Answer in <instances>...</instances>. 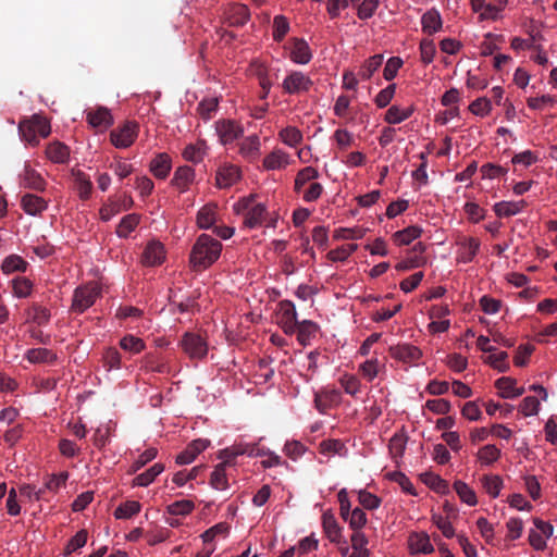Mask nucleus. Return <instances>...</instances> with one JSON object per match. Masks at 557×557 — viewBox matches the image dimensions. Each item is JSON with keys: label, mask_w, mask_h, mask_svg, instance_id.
<instances>
[{"label": "nucleus", "mask_w": 557, "mask_h": 557, "mask_svg": "<svg viewBox=\"0 0 557 557\" xmlns=\"http://www.w3.org/2000/svg\"><path fill=\"white\" fill-rule=\"evenodd\" d=\"M222 252V244L208 234L197 237L189 253V267L195 272H202L218 261Z\"/></svg>", "instance_id": "1"}, {"label": "nucleus", "mask_w": 557, "mask_h": 557, "mask_svg": "<svg viewBox=\"0 0 557 557\" xmlns=\"http://www.w3.org/2000/svg\"><path fill=\"white\" fill-rule=\"evenodd\" d=\"M51 133L50 122L40 114H33L18 123V134L27 145L36 147L40 138H46Z\"/></svg>", "instance_id": "2"}, {"label": "nucleus", "mask_w": 557, "mask_h": 557, "mask_svg": "<svg viewBox=\"0 0 557 557\" xmlns=\"http://www.w3.org/2000/svg\"><path fill=\"white\" fill-rule=\"evenodd\" d=\"M234 211L244 215L245 226L256 228L262 224L267 207L263 203H255V196L250 195L239 199L234 205Z\"/></svg>", "instance_id": "3"}, {"label": "nucleus", "mask_w": 557, "mask_h": 557, "mask_svg": "<svg viewBox=\"0 0 557 557\" xmlns=\"http://www.w3.org/2000/svg\"><path fill=\"white\" fill-rule=\"evenodd\" d=\"M100 296V287L97 283H89L75 289L72 310L76 313H83L90 308Z\"/></svg>", "instance_id": "4"}, {"label": "nucleus", "mask_w": 557, "mask_h": 557, "mask_svg": "<svg viewBox=\"0 0 557 557\" xmlns=\"http://www.w3.org/2000/svg\"><path fill=\"white\" fill-rule=\"evenodd\" d=\"M183 351L190 359H202L208 354V343L198 333L186 332L180 342Z\"/></svg>", "instance_id": "5"}, {"label": "nucleus", "mask_w": 557, "mask_h": 557, "mask_svg": "<svg viewBox=\"0 0 557 557\" xmlns=\"http://www.w3.org/2000/svg\"><path fill=\"white\" fill-rule=\"evenodd\" d=\"M139 126L136 122L127 121L122 126L111 131L110 139L114 147L125 149L131 147L138 136Z\"/></svg>", "instance_id": "6"}, {"label": "nucleus", "mask_w": 557, "mask_h": 557, "mask_svg": "<svg viewBox=\"0 0 557 557\" xmlns=\"http://www.w3.org/2000/svg\"><path fill=\"white\" fill-rule=\"evenodd\" d=\"M280 322L283 332L287 335L294 334L298 326L297 311L290 300H282L280 304Z\"/></svg>", "instance_id": "7"}, {"label": "nucleus", "mask_w": 557, "mask_h": 557, "mask_svg": "<svg viewBox=\"0 0 557 557\" xmlns=\"http://www.w3.org/2000/svg\"><path fill=\"white\" fill-rule=\"evenodd\" d=\"M309 76L299 71H294L285 77L282 87L286 94L294 95L308 91L312 86Z\"/></svg>", "instance_id": "8"}, {"label": "nucleus", "mask_w": 557, "mask_h": 557, "mask_svg": "<svg viewBox=\"0 0 557 557\" xmlns=\"http://www.w3.org/2000/svg\"><path fill=\"white\" fill-rule=\"evenodd\" d=\"M342 403V394L335 388H325L314 394V406L320 413H326L331 408Z\"/></svg>", "instance_id": "9"}, {"label": "nucleus", "mask_w": 557, "mask_h": 557, "mask_svg": "<svg viewBox=\"0 0 557 557\" xmlns=\"http://www.w3.org/2000/svg\"><path fill=\"white\" fill-rule=\"evenodd\" d=\"M215 129L223 145H227L235 141L244 133V129L240 126V124L232 120L218 121L215 123Z\"/></svg>", "instance_id": "10"}, {"label": "nucleus", "mask_w": 557, "mask_h": 557, "mask_svg": "<svg viewBox=\"0 0 557 557\" xmlns=\"http://www.w3.org/2000/svg\"><path fill=\"white\" fill-rule=\"evenodd\" d=\"M389 354L392 358L405 363L416 362L422 357L419 347L407 343L389 347Z\"/></svg>", "instance_id": "11"}, {"label": "nucleus", "mask_w": 557, "mask_h": 557, "mask_svg": "<svg viewBox=\"0 0 557 557\" xmlns=\"http://www.w3.org/2000/svg\"><path fill=\"white\" fill-rule=\"evenodd\" d=\"M20 185L24 188L42 191L46 188L45 178L33 169L28 163L24 165L23 172L20 174Z\"/></svg>", "instance_id": "12"}, {"label": "nucleus", "mask_w": 557, "mask_h": 557, "mask_svg": "<svg viewBox=\"0 0 557 557\" xmlns=\"http://www.w3.org/2000/svg\"><path fill=\"white\" fill-rule=\"evenodd\" d=\"M459 246L458 250V262L469 263L476 256L480 248V240L474 237L462 236L457 240Z\"/></svg>", "instance_id": "13"}, {"label": "nucleus", "mask_w": 557, "mask_h": 557, "mask_svg": "<svg viewBox=\"0 0 557 557\" xmlns=\"http://www.w3.org/2000/svg\"><path fill=\"white\" fill-rule=\"evenodd\" d=\"M165 258L164 247L159 242L149 243L141 257V262L147 267H156L163 262Z\"/></svg>", "instance_id": "14"}, {"label": "nucleus", "mask_w": 557, "mask_h": 557, "mask_svg": "<svg viewBox=\"0 0 557 557\" xmlns=\"http://www.w3.org/2000/svg\"><path fill=\"white\" fill-rule=\"evenodd\" d=\"M172 169L171 157L166 152L158 153L149 163V171L158 180H164Z\"/></svg>", "instance_id": "15"}, {"label": "nucleus", "mask_w": 557, "mask_h": 557, "mask_svg": "<svg viewBox=\"0 0 557 557\" xmlns=\"http://www.w3.org/2000/svg\"><path fill=\"white\" fill-rule=\"evenodd\" d=\"M225 18L231 26H243L249 17V9L247 5L242 3L231 4L224 12Z\"/></svg>", "instance_id": "16"}, {"label": "nucleus", "mask_w": 557, "mask_h": 557, "mask_svg": "<svg viewBox=\"0 0 557 557\" xmlns=\"http://www.w3.org/2000/svg\"><path fill=\"white\" fill-rule=\"evenodd\" d=\"M408 547L411 554H431L434 547L425 532H414L409 535Z\"/></svg>", "instance_id": "17"}, {"label": "nucleus", "mask_w": 557, "mask_h": 557, "mask_svg": "<svg viewBox=\"0 0 557 557\" xmlns=\"http://www.w3.org/2000/svg\"><path fill=\"white\" fill-rule=\"evenodd\" d=\"M21 207L26 214L36 216L48 208V202L35 194H25L21 199Z\"/></svg>", "instance_id": "18"}, {"label": "nucleus", "mask_w": 557, "mask_h": 557, "mask_svg": "<svg viewBox=\"0 0 557 557\" xmlns=\"http://www.w3.org/2000/svg\"><path fill=\"white\" fill-rule=\"evenodd\" d=\"M240 178V170L236 165H224L216 172L215 181L219 188H228Z\"/></svg>", "instance_id": "19"}, {"label": "nucleus", "mask_w": 557, "mask_h": 557, "mask_svg": "<svg viewBox=\"0 0 557 557\" xmlns=\"http://www.w3.org/2000/svg\"><path fill=\"white\" fill-rule=\"evenodd\" d=\"M311 58L312 52L308 42L302 38H294L290 60L297 64H307L310 62Z\"/></svg>", "instance_id": "20"}, {"label": "nucleus", "mask_w": 557, "mask_h": 557, "mask_svg": "<svg viewBox=\"0 0 557 557\" xmlns=\"http://www.w3.org/2000/svg\"><path fill=\"white\" fill-rule=\"evenodd\" d=\"M45 153L51 162L58 164L66 163L70 159V148L59 140L48 144Z\"/></svg>", "instance_id": "21"}, {"label": "nucleus", "mask_w": 557, "mask_h": 557, "mask_svg": "<svg viewBox=\"0 0 557 557\" xmlns=\"http://www.w3.org/2000/svg\"><path fill=\"white\" fill-rule=\"evenodd\" d=\"M195 180V170L191 166H178L173 175L171 184L176 187L181 193L188 189L189 185Z\"/></svg>", "instance_id": "22"}, {"label": "nucleus", "mask_w": 557, "mask_h": 557, "mask_svg": "<svg viewBox=\"0 0 557 557\" xmlns=\"http://www.w3.org/2000/svg\"><path fill=\"white\" fill-rule=\"evenodd\" d=\"M322 527L326 537L332 543H341L342 541V528L336 521L335 516L331 511H325L322 515Z\"/></svg>", "instance_id": "23"}, {"label": "nucleus", "mask_w": 557, "mask_h": 557, "mask_svg": "<svg viewBox=\"0 0 557 557\" xmlns=\"http://www.w3.org/2000/svg\"><path fill=\"white\" fill-rule=\"evenodd\" d=\"M289 154L281 149H275L263 159L262 165L267 171L282 170L289 164Z\"/></svg>", "instance_id": "24"}, {"label": "nucleus", "mask_w": 557, "mask_h": 557, "mask_svg": "<svg viewBox=\"0 0 557 557\" xmlns=\"http://www.w3.org/2000/svg\"><path fill=\"white\" fill-rule=\"evenodd\" d=\"M245 454H247L249 456H253V455L261 456V455H263V453H260L259 450L257 453H255V448L253 447L246 448V447H243L242 445H235V446L225 448V449L220 451L219 458L222 460L220 463H224L225 467L232 466L234 463V460H235L236 457L245 455Z\"/></svg>", "instance_id": "25"}, {"label": "nucleus", "mask_w": 557, "mask_h": 557, "mask_svg": "<svg viewBox=\"0 0 557 557\" xmlns=\"http://www.w3.org/2000/svg\"><path fill=\"white\" fill-rule=\"evenodd\" d=\"M319 329V325L311 320L300 321L296 329L298 343L304 347L310 345Z\"/></svg>", "instance_id": "26"}, {"label": "nucleus", "mask_w": 557, "mask_h": 557, "mask_svg": "<svg viewBox=\"0 0 557 557\" xmlns=\"http://www.w3.org/2000/svg\"><path fill=\"white\" fill-rule=\"evenodd\" d=\"M239 153L249 162L256 161L260 156V139L257 135L246 137L239 145Z\"/></svg>", "instance_id": "27"}, {"label": "nucleus", "mask_w": 557, "mask_h": 557, "mask_svg": "<svg viewBox=\"0 0 557 557\" xmlns=\"http://www.w3.org/2000/svg\"><path fill=\"white\" fill-rule=\"evenodd\" d=\"M218 207L214 203H207L197 213L196 223L199 228L208 230L216 222Z\"/></svg>", "instance_id": "28"}, {"label": "nucleus", "mask_w": 557, "mask_h": 557, "mask_svg": "<svg viewBox=\"0 0 557 557\" xmlns=\"http://www.w3.org/2000/svg\"><path fill=\"white\" fill-rule=\"evenodd\" d=\"M422 32L433 35L442 29V17L436 9L428 10L421 17Z\"/></svg>", "instance_id": "29"}, {"label": "nucleus", "mask_w": 557, "mask_h": 557, "mask_svg": "<svg viewBox=\"0 0 557 557\" xmlns=\"http://www.w3.org/2000/svg\"><path fill=\"white\" fill-rule=\"evenodd\" d=\"M525 206L524 200L500 201L494 205V212L498 218H509L520 213Z\"/></svg>", "instance_id": "30"}, {"label": "nucleus", "mask_w": 557, "mask_h": 557, "mask_svg": "<svg viewBox=\"0 0 557 557\" xmlns=\"http://www.w3.org/2000/svg\"><path fill=\"white\" fill-rule=\"evenodd\" d=\"M50 318V310L39 304H33L26 310V322H33L39 326L48 324Z\"/></svg>", "instance_id": "31"}, {"label": "nucleus", "mask_w": 557, "mask_h": 557, "mask_svg": "<svg viewBox=\"0 0 557 557\" xmlns=\"http://www.w3.org/2000/svg\"><path fill=\"white\" fill-rule=\"evenodd\" d=\"M87 122L95 128H108L113 124V117L107 108H98L96 111L87 113Z\"/></svg>", "instance_id": "32"}, {"label": "nucleus", "mask_w": 557, "mask_h": 557, "mask_svg": "<svg viewBox=\"0 0 557 557\" xmlns=\"http://www.w3.org/2000/svg\"><path fill=\"white\" fill-rule=\"evenodd\" d=\"M72 175L74 177L75 189L77 190L78 197L82 200H87L90 197L92 190L91 181L89 180L87 174L81 170H73Z\"/></svg>", "instance_id": "33"}, {"label": "nucleus", "mask_w": 557, "mask_h": 557, "mask_svg": "<svg viewBox=\"0 0 557 557\" xmlns=\"http://www.w3.org/2000/svg\"><path fill=\"white\" fill-rule=\"evenodd\" d=\"M208 147L205 140L199 139L195 144L185 147L183 158L193 163H199L203 160Z\"/></svg>", "instance_id": "34"}, {"label": "nucleus", "mask_w": 557, "mask_h": 557, "mask_svg": "<svg viewBox=\"0 0 557 557\" xmlns=\"http://www.w3.org/2000/svg\"><path fill=\"white\" fill-rule=\"evenodd\" d=\"M414 110L416 109L413 106H409L403 109L394 104L387 109L384 121L388 124H399L409 119L413 114Z\"/></svg>", "instance_id": "35"}, {"label": "nucleus", "mask_w": 557, "mask_h": 557, "mask_svg": "<svg viewBox=\"0 0 557 557\" xmlns=\"http://www.w3.org/2000/svg\"><path fill=\"white\" fill-rule=\"evenodd\" d=\"M26 359L30 363H53L58 357L54 351L48 348H32L26 351Z\"/></svg>", "instance_id": "36"}, {"label": "nucleus", "mask_w": 557, "mask_h": 557, "mask_svg": "<svg viewBox=\"0 0 557 557\" xmlns=\"http://www.w3.org/2000/svg\"><path fill=\"white\" fill-rule=\"evenodd\" d=\"M248 71L251 75L258 78L259 85L262 89H271L272 84L269 79L268 66L263 62L259 60L251 61Z\"/></svg>", "instance_id": "37"}, {"label": "nucleus", "mask_w": 557, "mask_h": 557, "mask_svg": "<svg viewBox=\"0 0 557 557\" xmlns=\"http://www.w3.org/2000/svg\"><path fill=\"white\" fill-rule=\"evenodd\" d=\"M384 368V362H381L377 358H371L359 366V372L367 381L371 382Z\"/></svg>", "instance_id": "38"}, {"label": "nucleus", "mask_w": 557, "mask_h": 557, "mask_svg": "<svg viewBox=\"0 0 557 557\" xmlns=\"http://www.w3.org/2000/svg\"><path fill=\"white\" fill-rule=\"evenodd\" d=\"M164 471V466L160 462L154 463L145 472L138 474L133 480L134 486H148L154 479Z\"/></svg>", "instance_id": "39"}, {"label": "nucleus", "mask_w": 557, "mask_h": 557, "mask_svg": "<svg viewBox=\"0 0 557 557\" xmlns=\"http://www.w3.org/2000/svg\"><path fill=\"white\" fill-rule=\"evenodd\" d=\"M28 263L17 255L8 256L1 264V270L4 274H11L14 272H26Z\"/></svg>", "instance_id": "40"}, {"label": "nucleus", "mask_w": 557, "mask_h": 557, "mask_svg": "<svg viewBox=\"0 0 557 557\" xmlns=\"http://www.w3.org/2000/svg\"><path fill=\"white\" fill-rule=\"evenodd\" d=\"M422 230L419 226L411 225L401 231H397L393 235V239L398 246L409 245L414 239L419 238Z\"/></svg>", "instance_id": "41"}, {"label": "nucleus", "mask_w": 557, "mask_h": 557, "mask_svg": "<svg viewBox=\"0 0 557 557\" xmlns=\"http://www.w3.org/2000/svg\"><path fill=\"white\" fill-rule=\"evenodd\" d=\"M481 484L484 491L493 498L499 496L503 488V480L497 474H484L481 478Z\"/></svg>", "instance_id": "42"}, {"label": "nucleus", "mask_w": 557, "mask_h": 557, "mask_svg": "<svg viewBox=\"0 0 557 557\" xmlns=\"http://www.w3.org/2000/svg\"><path fill=\"white\" fill-rule=\"evenodd\" d=\"M141 505L139 502L126 500L115 508L113 516L115 519H131L132 517L139 513Z\"/></svg>", "instance_id": "43"}, {"label": "nucleus", "mask_w": 557, "mask_h": 557, "mask_svg": "<svg viewBox=\"0 0 557 557\" xmlns=\"http://www.w3.org/2000/svg\"><path fill=\"white\" fill-rule=\"evenodd\" d=\"M454 490L462 503L469 506H475L478 504L475 492L466 482L460 480L455 481Z\"/></svg>", "instance_id": "44"}, {"label": "nucleus", "mask_w": 557, "mask_h": 557, "mask_svg": "<svg viewBox=\"0 0 557 557\" xmlns=\"http://www.w3.org/2000/svg\"><path fill=\"white\" fill-rule=\"evenodd\" d=\"M141 367L146 371L157 372V373H166L169 372L168 364L162 361L158 355L148 354L141 360Z\"/></svg>", "instance_id": "45"}, {"label": "nucleus", "mask_w": 557, "mask_h": 557, "mask_svg": "<svg viewBox=\"0 0 557 557\" xmlns=\"http://www.w3.org/2000/svg\"><path fill=\"white\" fill-rule=\"evenodd\" d=\"M139 215L131 213L122 218L121 222L116 227V234L119 237L126 238L139 224Z\"/></svg>", "instance_id": "46"}, {"label": "nucleus", "mask_w": 557, "mask_h": 557, "mask_svg": "<svg viewBox=\"0 0 557 557\" xmlns=\"http://www.w3.org/2000/svg\"><path fill=\"white\" fill-rule=\"evenodd\" d=\"M476 457L482 466H490L498 460L500 450L495 445L487 444L479 449Z\"/></svg>", "instance_id": "47"}, {"label": "nucleus", "mask_w": 557, "mask_h": 557, "mask_svg": "<svg viewBox=\"0 0 557 557\" xmlns=\"http://www.w3.org/2000/svg\"><path fill=\"white\" fill-rule=\"evenodd\" d=\"M319 177V172L317 169L312 166H306L298 171L294 182V190L299 193L301 188L310 181L317 180Z\"/></svg>", "instance_id": "48"}, {"label": "nucleus", "mask_w": 557, "mask_h": 557, "mask_svg": "<svg viewBox=\"0 0 557 557\" xmlns=\"http://www.w3.org/2000/svg\"><path fill=\"white\" fill-rule=\"evenodd\" d=\"M210 484L213 488L224 491L227 488L226 467L224 463L215 466L210 476Z\"/></svg>", "instance_id": "49"}, {"label": "nucleus", "mask_w": 557, "mask_h": 557, "mask_svg": "<svg viewBox=\"0 0 557 557\" xmlns=\"http://www.w3.org/2000/svg\"><path fill=\"white\" fill-rule=\"evenodd\" d=\"M383 63V55L382 54H374L370 57L366 63L362 65V67L359 71V76L361 79H370L372 75L377 71V69Z\"/></svg>", "instance_id": "50"}, {"label": "nucleus", "mask_w": 557, "mask_h": 557, "mask_svg": "<svg viewBox=\"0 0 557 557\" xmlns=\"http://www.w3.org/2000/svg\"><path fill=\"white\" fill-rule=\"evenodd\" d=\"M280 139L289 147H296L302 141L301 132L295 126H287L278 133Z\"/></svg>", "instance_id": "51"}, {"label": "nucleus", "mask_w": 557, "mask_h": 557, "mask_svg": "<svg viewBox=\"0 0 557 557\" xmlns=\"http://www.w3.org/2000/svg\"><path fill=\"white\" fill-rule=\"evenodd\" d=\"M120 346L122 349L129 351L132 354H139L146 347L145 342L141 338L131 334L125 335L124 337L121 338Z\"/></svg>", "instance_id": "52"}, {"label": "nucleus", "mask_w": 557, "mask_h": 557, "mask_svg": "<svg viewBox=\"0 0 557 557\" xmlns=\"http://www.w3.org/2000/svg\"><path fill=\"white\" fill-rule=\"evenodd\" d=\"M12 286L16 297L25 298L30 295L33 283L24 276H16L12 280Z\"/></svg>", "instance_id": "53"}, {"label": "nucleus", "mask_w": 557, "mask_h": 557, "mask_svg": "<svg viewBox=\"0 0 557 557\" xmlns=\"http://www.w3.org/2000/svg\"><path fill=\"white\" fill-rule=\"evenodd\" d=\"M345 449V444L341 440L329 438L319 444V451L323 455H341Z\"/></svg>", "instance_id": "54"}, {"label": "nucleus", "mask_w": 557, "mask_h": 557, "mask_svg": "<svg viewBox=\"0 0 557 557\" xmlns=\"http://www.w3.org/2000/svg\"><path fill=\"white\" fill-rule=\"evenodd\" d=\"M230 532V525L226 522H220L206 530L200 537L203 543L212 542L218 535L226 536Z\"/></svg>", "instance_id": "55"}, {"label": "nucleus", "mask_w": 557, "mask_h": 557, "mask_svg": "<svg viewBox=\"0 0 557 557\" xmlns=\"http://www.w3.org/2000/svg\"><path fill=\"white\" fill-rule=\"evenodd\" d=\"M407 438L403 434H394L388 443L389 454L393 458L403 457L406 448Z\"/></svg>", "instance_id": "56"}, {"label": "nucleus", "mask_w": 557, "mask_h": 557, "mask_svg": "<svg viewBox=\"0 0 557 557\" xmlns=\"http://www.w3.org/2000/svg\"><path fill=\"white\" fill-rule=\"evenodd\" d=\"M195 508L191 500L183 499L177 500L168 506V512L173 516H185L190 513Z\"/></svg>", "instance_id": "57"}, {"label": "nucleus", "mask_w": 557, "mask_h": 557, "mask_svg": "<svg viewBox=\"0 0 557 557\" xmlns=\"http://www.w3.org/2000/svg\"><path fill=\"white\" fill-rule=\"evenodd\" d=\"M273 39L281 41L289 30V23L284 15H276L273 20Z\"/></svg>", "instance_id": "58"}, {"label": "nucleus", "mask_w": 557, "mask_h": 557, "mask_svg": "<svg viewBox=\"0 0 557 557\" xmlns=\"http://www.w3.org/2000/svg\"><path fill=\"white\" fill-rule=\"evenodd\" d=\"M339 383L346 394L356 396L360 392L361 384L359 379L355 375L344 374L339 379Z\"/></svg>", "instance_id": "59"}, {"label": "nucleus", "mask_w": 557, "mask_h": 557, "mask_svg": "<svg viewBox=\"0 0 557 557\" xmlns=\"http://www.w3.org/2000/svg\"><path fill=\"white\" fill-rule=\"evenodd\" d=\"M346 521H348L349 527L354 531H359L366 525L368 519L366 512L361 508L356 507L351 510Z\"/></svg>", "instance_id": "60"}, {"label": "nucleus", "mask_w": 557, "mask_h": 557, "mask_svg": "<svg viewBox=\"0 0 557 557\" xmlns=\"http://www.w3.org/2000/svg\"><path fill=\"white\" fill-rule=\"evenodd\" d=\"M471 113L478 116H486L492 110L491 100L485 97L478 98L469 106Z\"/></svg>", "instance_id": "61"}, {"label": "nucleus", "mask_w": 557, "mask_h": 557, "mask_svg": "<svg viewBox=\"0 0 557 557\" xmlns=\"http://www.w3.org/2000/svg\"><path fill=\"white\" fill-rule=\"evenodd\" d=\"M88 533L86 530H79L71 540L65 547V555H70L73 552L82 548L87 543Z\"/></svg>", "instance_id": "62"}, {"label": "nucleus", "mask_w": 557, "mask_h": 557, "mask_svg": "<svg viewBox=\"0 0 557 557\" xmlns=\"http://www.w3.org/2000/svg\"><path fill=\"white\" fill-rule=\"evenodd\" d=\"M358 500L363 508L369 510L376 509L381 505V498L366 490L358 493Z\"/></svg>", "instance_id": "63"}, {"label": "nucleus", "mask_w": 557, "mask_h": 557, "mask_svg": "<svg viewBox=\"0 0 557 557\" xmlns=\"http://www.w3.org/2000/svg\"><path fill=\"white\" fill-rule=\"evenodd\" d=\"M540 407V401L534 396H527L522 399V401L519 405V411L525 416H534L537 413Z\"/></svg>", "instance_id": "64"}]
</instances>
